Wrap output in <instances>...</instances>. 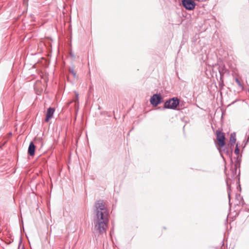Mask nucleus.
I'll return each mask as SVG.
<instances>
[{
    "label": "nucleus",
    "instance_id": "10",
    "mask_svg": "<svg viewBox=\"0 0 249 249\" xmlns=\"http://www.w3.org/2000/svg\"><path fill=\"white\" fill-rule=\"evenodd\" d=\"M239 165H240V162H239V160H238V158L237 157L236 159V161L234 163V165L235 172H236L237 167H239Z\"/></svg>",
    "mask_w": 249,
    "mask_h": 249
},
{
    "label": "nucleus",
    "instance_id": "2",
    "mask_svg": "<svg viewBox=\"0 0 249 249\" xmlns=\"http://www.w3.org/2000/svg\"><path fill=\"white\" fill-rule=\"evenodd\" d=\"M179 101L177 98H173L167 101L164 103V107L166 108L175 109L179 105Z\"/></svg>",
    "mask_w": 249,
    "mask_h": 249
},
{
    "label": "nucleus",
    "instance_id": "12",
    "mask_svg": "<svg viewBox=\"0 0 249 249\" xmlns=\"http://www.w3.org/2000/svg\"><path fill=\"white\" fill-rule=\"evenodd\" d=\"M234 153L236 155H238L239 153V149L238 147V143L236 144V148L234 150Z\"/></svg>",
    "mask_w": 249,
    "mask_h": 249
},
{
    "label": "nucleus",
    "instance_id": "13",
    "mask_svg": "<svg viewBox=\"0 0 249 249\" xmlns=\"http://www.w3.org/2000/svg\"><path fill=\"white\" fill-rule=\"evenodd\" d=\"M235 82H236V83L239 86H242V84L240 81V80L238 79V78H236L235 79Z\"/></svg>",
    "mask_w": 249,
    "mask_h": 249
},
{
    "label": "nucleus",
    "instance_id": "9",
    "mask_svg": "<svg viewBox=\"0 0 249 249\" xmlns=\"http://www.w3.org/2000/svg\"><path fill=\"white\" fill-rule=\"evenodd\" d=\"M235 134L234 133H231L230 137V142L231 146H233L236 142Z\"/></svg>",
    "mask_w": 249,
    "mask_h": 249
},
{
    "label": "nucleus",
    "instance_id": "1",
    "mask_svg": "<svg viewBox=\"0 0 249 249\" xmlns=\"http://www.w3.org/2000/svg\"><path fill=\"white\" fill-rule=\"evenodd\" d=\"M94 213V228L100 234H103L107 227L108 211L103 200H99L95 204Z\"/></svg>",
    "mask_w": 249,
    "mask_h": 249
},
{
    "label": "nucleus",
    "instance_id": "15",
    "mask_svg": "<svg viewBox=\"0 0 249 249\" xmlns=\"http://www.w3.org/2000/svg\"><path fill=\"white\" fill-rule=\"evenodd\" d=\"M228 196H229V198L230 199V196H231L230 192L228 193Z\"/></svg>",
    "mask_w": 249,
    "mask_h": 249
},
{
    "label": "nucleus",
    "instance_id": "3",
    "mask_svg": "<svg viewBox=\"0 0 249 249\" xmlns=\"http://www.w3.org/2000/svg\"><path fill=\"white\" fill-rule=\"evenodd\" d=\"M216 139L218 142V145L220 147H223L225 144V137L224 134L220 131L217 130L216 131Z\"/></svg>",
    "mask_w": 249,
    "mask_h": 249
},
{
    "label": "nucleus",
    "instance_id": "11",
    "mask_svg": "<svg viewBox=\"0 0 249 249\" xmlns=\"http://www.w3.org/2000/svg\"><path fill=\"white\" fill-rule=\"evenodd\" d=\"M70 72L73 75V77H76V73L73 69H70Z\"/></svg>",
    "mask_w": 249,
    "mask_h": 249
},
{
    "label": "nucleus",
    "instance_id": "5",
    "mask_svg": "<svg viewBox=\"0 0 249 249\" xmlns=\"http://www.w3.org/2000/svg\"><path fill=\"white\" fill-rule=\"evenodd\" d=\"M161 97L160 94H155L151 97L150 103L152 105L157 106L161 102Z\"/></svg>",
    "mask_w": 249,
    "mask_h": 249
},
{
    "label": "nucleus",
    "instance_id": "8",
    "mask_svg": "<svg viewBox=\"0 0 249 249\" xmlns=\"http://www.w3.org/2000/svg\"><path fill=\"white\" fill-rule=\"evenodd\" d=\"M218 71L220 75V78L221 79H222L223 76H224V74L226 72V69L225 68L224 66H220L218 68Z\"/></svg>",
    "mask_w": 249,
    "mask_h": 249
},
{
    "label": "nucleus",
    "instance_id": "6",
    "mask_svg": "<svg viewBox=\"0 0 249 249\" xmlns=\"http://www.w3.org/2000/svg\"><path fill=\"white\" fill-rule=\"evenodd\" d=\"M54 111V108L52 107H49L47 109L45 119L46 122H49L53 118Z\"/></svg>",
    "mask_w": 249,
    "mask_h": 249
},
{
    "label": "nucleus",
    "instance_id": "7",
    "mask_svg": "<svg viewBox=\"0 0 249 249\" xmlns=\"http://www.w3.org/2000/svg\"><path fill=\"white\" fill-rule=\"evenodd\" d=\"M36 146L34 143L31 142L29 144V146L28 147V154L30 156H33L35 154V150Z\"/></svg>",
    "mask_w": 249,
    "mask_h": 249
},
{
    "label": "nucleus",
    "instance_id": "14",
    "mask_svg": "<svg viewBox=\"0 0 249 249\" xmlns=\"http://www.w3.org/2000/svg\"><path fill=\"white\" fill-rule=\"evenodd\" d=\"M75 95H76V99L78 100V94L77 92H75Z\"/></svg>",
    "mask_w": 249,
    "mask_h": 249
},
{
    "label": "nucleus",
    "instance_id": "4",
    "mask_svg": "<svg viewBox=\"0 0 249 249\" xmlns=\"http://www.w3.org/2000/svg\"><path fill=\"white\" fill-rule=\"evenodd\" d=\"M182 5L188 10H191L195 8L196 3L194 0H182Z\"/></svg>",
    "mask_w": 249,
    "mask_h": 249
}]
</instances>
